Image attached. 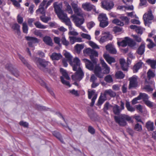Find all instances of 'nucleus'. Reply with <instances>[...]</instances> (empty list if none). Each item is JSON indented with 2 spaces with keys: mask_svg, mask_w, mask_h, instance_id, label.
I'll list each match as a JSON object with an SVG mask.
<instances>
[{
  "mask_svg": "<svg viewBox=\"0 0 156 156\" xmlns=\"http://www.w3.org/2000/svg\"><path fill=\"white\" fill-rule=\"evenodd\" d=\"M69 63L72 66L73 70L76 71L75 74L72 76V79L76 81L80 80L83 78L84 74L80 67V59L76 57H75L73 61L71 60Z\"/></svg>",
  "mask_w": 156,
  "mask_h": 156,
  "instance_id": "f257e3e1",
  "label": "nucleus"
},
{
  "mask_svg": "<svg viewBox=\"0 0 156 156\" xmlns=\"http://www.w3.org/2000/svg\"><path fill=\"white\" fill-rule=\"evenodd\" d=\"M85 63L86 68L90 71L94 70L95 76L100 78H103V74L102 73L101 67L99 64L97 63L96 60H91L92 62L87 59H83Z\"/></svg>",
  "mask_w": 156,
  "mask_h": 156,
  "instance_id": "f03ea898",
  "label": "nucleus"
},
{
  "mask_svg": "<svg viewBox=\"0 0 156 156\" xmlns=\"http://www.w3.org/2000/svg\"><path fill=\"white\" fill-rule=\"evenodd\" d=\"M32 59L36 63L38 67L41 70L44 72H48L50 70L49 67L51 63L45 59L34 56Z\"/></svg>",
  "mask_w": 156,
  "mask_h": 156,
  "instance_id": "7ed1b4c3",
  "label": "nucleus"
},
{
  "mask_svg": "<svg viewBox=\"0 0 156 156\" xmlns=\"http://www.w3.org/2000/svg\"><path fill=\"white\" fill-rule=\"evenodd\" d=\"M114 119L115 122L121 126H124L126 125L127 123L126 121L132 123L133 122L131 117L125 114H121L119 116H115Z\"/></svg>",
  "mask_w": 156,
  "mask_h": 156,
  "instance_id": "20e7f679",
  "label": "nucleus"
},
{
  "mask_svg": "<svg viewBox=\"0 0 156 156\" xmlns=\"http://www.w3.org/2000/svg\"><path fill=\"white\" fill-rule=\"evenodd\" d=\"M138 97L140 100H142L144 104L147 106L149 107L153 106V102L149 100V97L147 94L145 93H140Z\"/></svg>",
  "mask_w": 156,
  "mask_h": 156,
  "instance_id": "39448f33",
  "label": "nucleus"
},
{
  "mask_svg": "<svg viewBox=\"0 0 156 156\" xmlns=\"http://www.w3.org/2000/svg\"><path fill=\"white\" fill-rule=\"evenodd\" d=\"M153 18L151 11H148V13L144 14L143 16V19L145 25L149 27L150 24L151 23V20Z\"/></svg>",
  "mask_w": 156,
  "mask_h": 156,
  "instance_id": "423d86ee",
  "label": "nucleus"
},
{
  "mask_svg": "<svg viewBox=\"0 0 156 156\" xmlns=\"http://www.w3.org/2000/svg\"><path fill=\"white\" fill-rule=\"evenodd\" d=\"M53 6L55 13L59 18L66 14L62 9V6L61 4H58L57 2H55L54 3Z\"/></svg>",
  "mask_w": 156,
  "mask_h": 156,
  "instance_id": "0eeeda50",
  "label": "nucleus"
},
{
  "mask_svg": "<svg viewBox=\"0 0 156 156\" xmlns=\"http://www.w3.org/2000/svg\"><path fill=\"white\" fill-rule=\"evenodd\" d=\"M71 18H73V20L77 27H80L84 21V19L83 17L80 18L73 15L71 16Z\"/></svg>",
  "mask_w": 156,
  "mask_h": 156,
  "instance_id": "6e6552de",
  "label": "nucleus"
},
{
  "mask_svg": "<svg viewBox=\"0 0 156 156\" xmlns=\"http://www.w3.org/2000/svg\"><path fill=\"white\" fill-rule=\"evenodd\" d=\"M114 4L112 2L104 0L101 2L102 7L108 10H109L112 8L114 6Z\"/></svg>",
  "mask_w": 156,
  "mask_h": 156,
  "instance_id": "1a4fd4ad",
  "label": "nucleus"
},
{
  "mask_svg": "<svg viewBox=\"0 0 156 156\" xmlns=\"http://www.w3.org/2000/svg\"><path fill=\"white\" fill-rule=\"evenodd\" d=\"M129 88L130 89L132 88L136 87L137 85V78L136 77L133 76L129 78Z\"/></svg>",
  "mask_w": 156,
  "mask_h": 156,
  "instance_id": "9d476101",
  "label": "nucleus"
},
{
  "mask_svg": "<svg viewBox=\"0 0 156 156\" xmlns=\"http://www.w3.org/2000/svg\"><path fill=\"white\" fill-rule=\"evenodd\" d=\"M82 6L83 8L87 11H89L93 9L94 12H96L95 6L90 3L87 2L83 4Z\"/></svg>",
  "mask_w": 156,
  "mask_h": 156,
  "instance_id": "9b49d317",
  "label": "nucleus"
},
{
  "mask_svg": "<svg viewBox=\"0 0 156 156\" xmlns=\"http://www.w3.org/2000/svg\"><path fill=\"white\" fill-rule=\"evenodd\" d=\"M101 63L102 66V69L104 70L103 72H102L103 74V77L104 74H107L109 73L110 68L104 60H101Z\"/></svg>",
  "mask_w": 156,
  "mask_h": 156,
  "instance_id": "f8f14e48",
  "label": "nucleus"
},
{
  "mask_svg": "<svg viewBox=\"0 0 156 156\" xmlns=\"http://www.w3.org/2000/svg\"><path fill=\"white\" fill-rule=\"evenodd\" d=\"M106 50L110 53L115 54L117 51L114 46L112 44H109L105 46Z\"/></svg>",
  "mask_w": 156,
  "mask_h": 156,
  "instance_id": "ddd939ff",
  "label": "nucleus"
},
{
  "mask_svg": "<svg viewBox=\"0 0 156 156\" xmlns=\"http://www.w3.org/2000/svg\"><path fill=\"white\" fill-rule=\"evenodd\" d=\"M25 38L27 40L30 41L28 42V45L30 47H32V43H37L39 42L38 39L36 37L26 36Z\"/></svg>",
  "mask_w": 156,
  "mask_h": 156,
  "instance_id": "4468645a",
  "label": "nucleus"
},
{
  "mask_svg": "<svg viewBox=\"0 0 156 156\" xmlns=\"http://www.w3.org/2000/svg\"><path fill=\"white\" fill-rule=\"evenodd\" d=\"M103 56L106 61L110 64H111L112 63H114L115 62V60L114 58L110 56L108 54H104L103 55Z\"/></svg>",
  "mask_w": 156,
  "mask_h": 156,
  "instance_id": "2eb2a0df",
  "label": "nucleus"
},
{
  "mask_svg": "<svg viewBox=\"0 0 156 156\" xmlns=\"http://www.w3.org/2000/svg\"><path fill=\"white\" fill-rule=\"evenodd\" d=\"M146 62L154 69H156V60L148 59L146 61Z\"/></svg>",
  "mask_w": 156,
  "mask_h": 156,
  "instance_id": "dca6fc26",
  "label": "nucleus"
},
{
  "mask_svg": "<svg viewBox=\"0 0 156 156\" xmlns=\"http://www.w3.org/2000/svg\"><path fill=\"white\" fill-rule=\"evenodd\" d=\"M145 126L148 131H153L154 129V123L151 121L146 123Z\"/></svg>",
  "mask_w": 156,
  "mask_h": 156,
  "instance_id": "f3484780",
  "label": "nucleus"
},
{
  "mask_svg": "<svg viewBox=\"0 0 156 156\" xmlns=\"http://www.w3.org/2000/svg\"><path fill=\"white\" fill-rule=\"evenodd\" d=\"M145 49V44L142 43L138 48L137 52L139 55H142L144 53Z\"/></svg>",
  "mask_w": 156,
  "mask_h": 156,
  "instance_id": "a211bd4d",
  "label": "nucleus"
},
{
  "mask_svg": "<svg viewBox=\"0 0 156 156\" xmlns=\"http://www.w3.org/2000/svg\"><path fill=\"white\" fill-rule=\"evenodd\" d=\"M11 27L13 30L15 31V32H16L17 34L18 35H20V26L18 24L16 23L13 24L12 25Z\"/></svg>",
  "mask_w": 156,
  "mask_h": 156,
  "instance_id": "6ab92c4d",
  "label": "nucleus"
},
{
  "mask_svg": "<svg viewBox=\"0 0 156 156\" xmlns=\"http://www.w3.org/2000/svg\"><path fill=\"white\" fill-rule=\"evenodd\" d=\"M59 19L63 20V21L68 26L71 24V23L70 21V20L69 18L67 17L66 14L59 18Z\"/></svg>",
  "mask_w": 156,
  "mask_h": 156,
  "instance_id": "aec40b11",
  "label": "nucleus"
},
{
  "mask_svg": "<svg viewBox=\"0 0 156 156\" xmlns=\"http://www.w3.org/2000/svg\"><path fill=\"white\" fill-rule=\"evenodd\" d=\"M43 41L47 44L49 46L53 45L52 40L51 37L48 36H45L43 38Z\"/></svg>",
  "mask_w": 156,
  "mask_h": 156,
  "instance_id": "412c9836",
  "label": "nucleus"
},
{
  "mask_svg": "<svg viewBox=\"0 0 156 156\" xmlns=\"http://www.w3.org/2000/svg\"><path fill=\"white\" fill-rule=\"evenodd\" d=\"M87 114L90 119L92 120H94L97 116V114L95 113L93 110H88Z\"/></svg>",
  "mask_w": 156,
  "mask_h": 156,
  "instance_id": "4be33fe9",
  "label": "nucleus"
},
{
  "mask_svg": "<svg viewBox=\"0 0 156 156\" xmlns=\"http://www.w3.org/2000/svg\"><path fill=\"white\" fill-rule=\"evenodd\" d=\"M19 58L21 60L23 63L29 69L31 68V66L30 64H29L26 60L20 54H18Z\"/></svg>",
  "mask_w": 156,
  "mask_h": 156,
  "instance_id": "5701e85b",
  "label": "nucleus"
},
{
  "mask_svg": "<svg viewBox=\"0 0 156 156\" xmlns=\"http://www.w3.org/2000/svg\"><path fill=\"white\" fill-rule=\"evenodd\" d=\"M51 59L53 60H58L62 58V55L60 53H53L51 56Z\"/></svg>",
  "mask_w": 156,
  "mask_h": 156,
  "instance_id": "b1692460",
  "label": "nucleus"
},
{
  "mask_svg": "<svg viewBox=\"0 0 156 156\" xmlns=\"http://www.w3.org/2000/svg\"><path fill=\"white\" fill-rule=\"evenodd\" d=\"M56 114L59 117H61L63 120H64V122H65V123L66 124V126L64 125H62V126L63 127H66V128H67L70 132H72V129L69 127L68 126V124L66 122V120H65V118L63 117V116H62V115L61 114V113H60L59 112H57L56 113Z\"/></svg>",
  "mask_w": 156,
  "mask_h": 156,
  "instance_id": "393cba45",
  "label": "nucleus"
},
{
  "mask_svg": "<svg viewBox=\"0 0 156 156\" xmlns=\"http://www.w3.org/2000/svg\"><path fill=\"white\" fill-rule=\"evenodd\" d=\"M104 95L105 96L109 95L110 97H114L116 96V93L113 91L112 90L109 89L105 90L104 92Z\"/></svg>",
  "mask_w": 156,
  "mask_h": 156,
  "instance_id": "a878e982",
  "label": "nucleus"
},
{
  "mask_svg": "<svg viewBox=\"0 0 156 156\" xmlns=\"http://www.w3.org/2000/svg\"><path fill=\"white\" fill-rule=\"evenodd\" d=\"M128 37H126L124 40L121 42H118L117 44L119 46H121L124 47L126 46L128 44Z\"/></svg>",
  "mask_w": 156,
  "mask_h": 156,
  "instance_id": "bb28decb",
  "label": "nucleus"
},
{
  "mask_svg": "<svg viewBox=\"0 0 156 156\" xmlns=\"http://www.w3.org/2000/svg\"><path fill=\"white\" fill-rule=\"evenodd\" d=\"M113 112L114 114L116 115H119L121 111L119 107L117 105H115L113 108Z\"/></svg>",
  "mask_w": 156,
  "mask_h": 156,
  "instance_id": "cd10ccee",
  "label": "nucleus"
},
{
  "mask_svg": "<svg viewBox=\"0 0 156 156\" xmlns=\"http://www.w3.org/2000/svg\"><path fill=\"white\" fill-rule=\"evenodd\" d=\"M142 63L141 62H138L134 66L133 68V71L134 73L138 72V70L142 67Z\"/></svg>",
  "mask_w": 156,
  "mask_h": 156,
  "instance_id": "c85d7f7f",
  "label": "nucleus"
},
{
  "mask_svg": "<svg viewBox=\"0 0 156 156\" xmlns=\"http://www.w3.org/2000/svg\"><path fill=\"white\" fill-rule=\"evenodd\" d=\"M98 20L100 22L108 20V19L106 14L103 13L99 15Z\"/></svg>",
  "mask_w": 156,
  "mask_h": 156,
  "instance_id": "c756f323",
  "label": "nucleus"
},
{
  "mask_svg": "<svg viewBox=\"0 0 156 156\" xmlns=\"http://www.w3.org/2000/svg\"><path fill=\"white\" fill-rule=\"evenodd\" d=\"M75 49L78 54H80L81 51L84 48V45H83L77 44L75 46Z\"/></svg>",
  "mask_w": 156,
  "mask_h": 156,
  "instance_id": "7c9ffc66",
  "label": "nucleus"
},
{
  "mask_svg": "<svg viewBox=\"0 0 156 156\" xmlns=\"http://www.w3.org/2000/svg\"><path fill=\"white\" fill-rule=\"evenodd\" d=\"M98 54L97 51L94 50L93 49H92L91 52V54L90 55V57L91 60H97V59L94 57H98Z\"/></svg>",
  "mask_w": 156,
  "mask_h": 156,
  "instance_id": "2f4dec72",
  "label": "nucleus"
},
{
  "mask_svg": "<svg viewBox=\"0 0 156 156\" xmlns=\"http://www.w3.org/2000/svg\"><path fill=\"white\" fill-rule=\"evenodd\" d=\"M126 106L127 110L131 112L134 111L135 109L130 105L129 102L126 101Z\"/></svg>",
  "mask_w": 156,
  "mask_h": 156,
  "instance_id": "473e14b6",
  "label": "nucleus"
},
{
  "mask_svg": "<svg viewBox=\"0 0 156 156\" xmlns=\"http://www.w3.org/2000/svg\"><path fill=\"white\" fill-rule=\"evenodd\" d=\"M115 76L118 79H123L125 76V75L121 71H118L115 73Z\"/></svg>",
  "mask_w": 156,
  "mask_h": 156,
  "instance_id": "72a5a7b5",
  "label": "nucleus"
},
{
  "mask_svg": "<svg viewBox=\"0 0 156 156\" xmlns=\"http://www.w3.org/2000/svg\"><path fill=\"white\" fill-rule=\"evenodd\" d=\"M136 44V43L133 40L128 37V45L129 46L133 48Z\"/></svg>",
  "mask_w": 156,
  "mask_h": 156,
  "instance_id": "f704fd0d",
  "label": "nucleus"
},
{
  "mask_svg": "<svg viewBox=\"0 0 156 156\" xmlns=\"http://www.w3.org/2000/svg\"><path fill=\"white\" fill-rule=\"evenodd\" d=\"M60 71L61 73L62 76L66 79L69 80L70 79V77L66 70H64L63 68H61L60 69Z\"/></svg>",
  "mask_w": 156,
  "mask_h": 156,
  "instance_id": "c9c22d12",
  "label": "nucleus"
},
{
  "mask_svg": "<svg viewBox=\"0 0 156 156\" xmlns=\"http://www.w3.org/2000/svg\"><path fill=\"white\" fill-rule=\"evenodd\" d=\"M36 27L40 29H45L46 26L41 24L39 21L36 22L34 23Z\"/></svg>",
  "mask_w": 156,
  "mask_h": 156,
  "instance_id": "e433bc0d",
  "label": "nucleus"
},
{
  "mask_svg": "<svg viewBox=\"0 0 156 156\" xmlns=\"http://www.w3.org/2000/svg\"><path fill=\"white\" fill-rule=\"evenodd\" d=\"M112 23L120 26H123L124 25L123 23L117 19H115L113 20L112 21Z\"/></svg>",
  "mask_w": 156,
  "mask_h": 156,
  "instance_id": "4c0bfd02",
  "label": "nucleus"
},
{
  "mask_svg": "<svg viewBox=\"0 0 156 156\" xmlns=\"http://www.w3.org/2000/svg\"><path fill=\"white\" fill-rule=\"evenodd\" d=\"M147 77L149 80L151 78L154 77L155 76V74L151 69L149 70L147 73Z\"/></svg>",
  "mask_w": 156,
  "mask_h": 156,
  "instance_id": "58836bf2",
  "label": "nucleus"
},
{
  "mask_svg": "<svg viewBox=\"0 0 156 156\" xmlns=\"http://www.w3.org/2000/svg\"><path fill=\"white\" fill-rule=\"evenodd\" d=\"M41 20L43 22L47 23L48 22L51 20V18L49 17H46L44 15L41 16L40 17Z\"/></svg>",
  "mask_w": 156,
  "mask_h": 156,
  "instance_id": "ea45409f",
  "label": "nucleus"
},
{
  "mask_svg": "<svg viewBox=\"0 0 156 156\" xmlns=\"http://www.w3.org/2000/svg\"><path fill=\"white\" fill-rule=\"evenodd\" d=\"M36 108L39 111H47L49 108L46 107L41 105H36Z\"/></svg>",
  "mask_w": 156,
  "mask_h": 156,
  "instance_id": "a19ab883",
  "label": "nucleus"
},
{
  "mask_svg": "<svg viewBox=\"0 0 156 156\" xmlns=\"http://www.w3.org/2000/svg\"><path fill=\"white\" fill-rule=\"evenodd\" d=\"M64 56L66 58V60L69 63L72 60V56L69 53L67 52H66L64 54Z\"/></svg>",
  "mask_w": 156,
  "mask_h": 156,
  "instance_id": "79ce46f5",
  "label": "nucleus"
},
{
  "mask_svg": "<svg viewBox=\"0 0 156 156\" xmlns=\"http://www.w3.org/2000/svg\"><path fill=\"white\" fill-rule=\"evenodd\" d=\"M53 135L61 141H62V137L59 133L56 131H54L52 133Z\"/></svg>",
  "mask_w": 156,
  "mask_h": 156,
  "instance_id": "37998d69",
  "label": "nucleus"
},
{
  "mask_svg": "<svg viewBox=\"0 0 156 156\" xmlns=\"http://www.w3.org/2000/svg\"><path fill=\"white\" fill-rule=\"evenodd\" d=\"M66 10L68 12L69 14H72L73 13V11L71 8V6L67 2L66 3Z\"/></svg>",
  "mask_w": 156,
  "mask_h": 156,
  "instance_id": "c03bdc74",
  "label": "nucleus"
},
{
  "mask_svg": "<svg viewBox=\"0 0 156 156\" xmlns=\"http://www.w3.org/2000/svg\"><path fill=\"white\" fill-rule=\"evenodd\" d=\"M105 80L107 83H110L113 82V79L111 75L106 76L104 78Z\"/></svg>",
  "mask_w": 156,
  "mask_h": 156,
  "instance_id": "a18cd8bd",
  "label": "nucleus"
},
{
  "mask_svg": "<svg viewBox=\"0 0 156 156\" xmlns=\"http://www.w3.org/2000/svg\"><path fill=\"white\" fill-rule=\"evenodd\" d=\"M74 12L77 16H81L83 15V12L81 9L79 7L75 9Z\"/></svg>",
  "mask_w": 156,
  "mask_h": 156,
  "instance_id": "49530a36",
  "label": "nucleus"
},
{
  "mask_svg": "<svg viewBox=\"0 0 156 156\" xmlns=\"http://www.w3.org/2000/svg\"><path fill=\"white\" fill-rule=\"evenodd\" d=\"M22 29L23 32L24 33H27L28 30V27L26 23H23Z\"/></svg>",
  "mask_w": 156,
  "mask_h": 156,
  "instance_id": "de8ad7c7",
  "label": "nucleus"
},
{
  "mask_svg": "<svg viewBox=\"0 0 156 156\" xmlns=\"http://www.w3.org/2000/svg\"><path fill=\"white\" fill-rule=\"evenodd\" d=\"M134 129L136 131L140 132L142 129V126L139 123H137L135 125Z\"/></svg>",
  "mask_w": 156,
  "mask_h": 156,
  "instance_id": "09e8293b",
  "label": "nucleus"
},
{
  "mask_svg": "<svg viewBox=\"0 0 156 156\" xmlns=\"http://www.w3.org/2000/svg\"><path fill=\"white\" fill-rule=\"evenodd\" d=\"M110 106L109 103L108 102H106L104 105L103 111L105 113L107 114H108L107 110H108Z\"/></svg>",
  "mask_w": 156,
  "mask_h": 156,
  "instance_id": "8fccbe9b",
  "label": "nucleus"
},
{
  "mask_svg": "<svg viewBox=\"0 0 156 156\" xmlns=\"http://www.w3.org/2000/svg\"><path fill=\"white\" fill-rule=\"evenodd\" d=\"M61 41L62 44L66 46H68L69 44V42L66 40L64 35L62 36L61 39Z\"/></svg>",
  "mask_w": 156,
  "mask_h": 156,
  "instance_id": "3c124183",
  "label": "nucleus"
},
{
  "mask_svg": "<svg viewBox=\"0 0 156 156\" xmlns=\"http://www.w3.org/2000/svg\"><path fill=\"white\" fill-rule=\"evenodd\" d=\"M108 24V20L105 21L100 22V27L102 28H104L107 26Z\"/></svg>",
  "mask_w": 156,
  "mask_h": 156,
  "instance_id": "603ef678",
  "label": "nucleus"
},
{
  "mask_svg": "<svg viewBox=\"0 0 156 156\" xmlns=\"http://www.w3.org/2000/svg\"><path fill=\"white\" fill-rule=\"evenodd\" d=\"M60 78L61 82L63 84L68 86L69 87H70L71 85L70 84L69 82L65 80L63 76H61Z\"/></svg>",
  "mask_w": 156,
  "mask_h": 156,
  "instance_id": "864d4df0",
  "label": "nucleus"
},
{
  "mask_svg": "<svg viewBox=\"0 0 156 156\" xmlns=\"http://www.w3.org/2000/svg\"><path fill=\"white\" fill-rule=\"evenodd\" d=\"M119 18L123 21H124L125 23L126 24H128L129 21V19L126 16H121L119 17Z\"/></svg>",
  "mask_w": 156,
  "mask_h": 156,
  "instance_id": "5fc2aeb1",
  "label": "nucleus"
},
{
  "mask_svg": "<svg viewBox=\"0 0 156 156\" xmlns=\"http://www.w3.org/2000/svg\"><path fill=\"white\" fill-rule=\"evenodd\" d=\"M105 100L103 98V97L101 96L99 98L98 102L97 103V105H101L104 103Z\"/></svg>",
  "mask_w": 156,
  "mask_h": 156,
  "instance_id": "6e6d98bb",
  "label": "nucleus"
},
{
  "mask_svg": "<svg viewBox=\"0 0 156 156\" xmlns=\"http://www.w3.org/2000/svg\"><path fill=\"white\" fill-rule=\"evenodd\" d=\"M122 30L121 28L117 26H115L114 27L113 31L116 34L121 32Z\"/></svg>",
  "mask_w": 156,
  "mask_h": 156,
  "instance_id": "4d7b16f0",
  "label": "nucleus"
},
{
  "mask_svg": "<svg viewBox=\"0 0 156 156\" xmlns=\"http://www.w3.org/2000/svg\"><path fill=\"white\" fill-rule=\"evenodd\" d=\"M88 131L92 134H94L95 133V130L91 126H89L88 127Z\"/></svg>",
  "mask_w": 156,
  "mask_h": 156,
  "instance_id": "13d9d810",
  "label": "nucleus"
},
{
  "mask_svg": "<svg viewBox=\"0 0 156 156\" xmlns=\"http://www.w3.org/2000/svg\"><path fill=\"white\" fill-rule=\"evenodd\" d=\"M81 36L83 38H85L88 40H90L91 39L90 36L88 34L82 33L81 34Z\"/></svg>",
  "mask_w": 156,
  "mask_h": 156,
  "instance_id": "bf43d9fd",
  "label": "nucleus"
},
{
  "mask_svg": "<svg viewBox=\"0 0 156 156\" xmlns=\"http://www.w3.org/2000/svg\"><path fill=\"white\" fill-rule=\"evenodd\" d=\"M132 36L133 37V38L135 39V40L138 42H140L141 41V38L138 36L137 35H133Z\"/></svg>",
  "mask_w": 156,
  "mask_h": 156,
  "instance_id": "052dcab7",
  "label": "nucleus"
},
{
  "mask_svg": "<svg viewBox=\"0 0 156 156\" xmlns=\"http://www.w3.org/2000/svg\"><path fill=\"white\" fill-rule=\"evenodd\" d=\"M92 49L90 48H88L83 50V52L84 54H86L89 55H90Z\"/></svg>",
  "mask_w": 156,
  "mask_h": 156,
  "instance_id": "680f3d73",
  "label": "nucleus"
},
{
  "mask_svg": "<svg viewBox=\"0 0 156 156\" xmlns=\"http://www.w3.org/2000/svg\"><path fill=\"white\" fill-rule=\"evenodd\" d=\"M89 45L93 48H99V47L96 44L92 41H90L89 42Z\"/></svg>",
  "mask_w": 156,
  "mask_h": 156,
  "instance_id": "e2e57ef3",
  "label": "nucleus"
},
{
  "mask_svg": "<svg viewBox=\"0 0 156 156\" xmlns=\"http://www.w3.org/2000/svg\"><path fill=\"white\" fill-rule=\"evenodd\" d=\"M69 92L72 94L76 96H78L79 95L77 91L74 89H73L72 90H69Z\"/></svg>",
  "mask_w": 156,
  "mask_h": 156,
  "instance_id": "0e129e2a",
  "label": "nucleus"
},
{
  "mask_svg": "<svg viewBox=\"0 0 156 156\" xmlns=\"http://www.w3.org/2000/svg\"><path fill=\"white\" fill-rule=\"evenodd\" d=\"M104 36L106 38V40H107V41L111 40L112 39V35L109 33H106Z\"/></svg>",
  "mask_w": 156,
  "mask_h": 156,
  "instance_id": "69168bd1",
  "label": "nucleus"
},
{
  "mask_svg": "<svg viewBox=\"0 0 156 156\" xmlns=\"http://www.w3.org/2000/svg\"><path fill=\"white\" fill-rule=\"evenodd\" d=\"M95 25V23L93 21L88 23L87 24V27L90 29L93 27Z\"/></svg>",
  "mask_w": 156,
  "mask_h": 156,
  "instance_id": "338daca9",
  "label": "nucleus"
},
{
  "mask_svg": "<svg viewBox=\"0 0 156 156\" xmlns=\"http://www.w3.org/2000/svg\"><path fill=\"white\" fill-rule=\"evenodd\" d=\"M34 34L40 37H42L43 36L42 34L38 30H35L34 32Z\"/></svg>",
  "mask_w": 156,
  "mask_h": 156,
  "instance_id": "774afa93",
  "label": "nucleus"
}]
</instances>
